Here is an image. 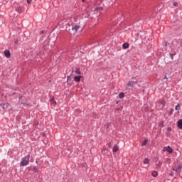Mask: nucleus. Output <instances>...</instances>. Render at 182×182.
I'll return each mask as SVG.
<instances>
[{
	"label": "nucleus",
	"instance_id": "obj_5",
	"mask_svg": "<svg viewBox=\"0 0 182 182\" xmlns=\"http://www.w3.org/2000/svg\"><path fill=\"white\" fill-rule=\"evenodd\" d=\"M181 168H182V166L181 165H178L176 166L173 168V171H176V173H180L181 172Z\"/></svg>",
	"mask_w": 182,
	"mask_h": 182
},
{
	"label": "nucleus",
	"instance_id": "obj_18",
	"mask_svg": "<svg viewBox=\"0 0 182 182\" xmlns=\"http://www.w3.org/2000/svg\"><path fill=\"white\" fill-rule=\"evenodd\" d=\"M149 143L148 139H144V141L142 142L141 146H146Z\"/></svg>",
	"mask_w": 182,
	"mask_h": 182
},
{
	"label": "nucleus",
	"instance_id": "obj_10",
	"mask_svg": "<svg viewBox=\"0 0 182 182\" xmlns=\"http://www.w3.org/2000/svg\"><path fill=\"white\" fill-rule=\"evenodd\" d=\"M4 55H5L6 58H11V52L8 50H6L4 51Z\"/></svg>",
	"mask_w": 182,
	"mask_h": 182
},
{
	"label": "nucleus",
	"instance_id": "obj_2",
	"mask_svg": "<svg viewBox=\"0 0 182 182\" xmlns=\"http://www.w3.org/2000/svg\"><path fill=\"white\" fill-rule=\"evenodd\" d=\"M164 106H166V102L164 100H160L159 102H156V108L158 110H161Z\"/></svg>",
	"mask_w": 182,
	"mask_h": 182
},
{
	"label": "nucleus",
	"instance_id": "obj_6",
	"mask_svg": "<svg viewBox=\"0 0 182 182\" xmlns=\"http://www.w3.org/2000/svg\"><path fill=\"white\" fill-rule=\"evenodd\" d=\"M163 151H168V153L171 154V153H173V149L171 147H170V146H168L166 147L165 146L163 149Z\"/></svg>",
	"mask_w": 182,
	"mask_h": 182
},
{
	"label": "nucleus",
	"instance_id": "obj_12",
	"mask_svg": "<svg viewBox=\"0 0 182 182\" xmlns=\"http://www.w3.org/2000/svg\"><path fill=\"white\" fill-rule=\"evenodd\" d=\"M129 43H124L123 45H122V48L123 49H129Z\"/></svg>",
	"mask_w": 182,
	"mask_h": 182
},
{
	"label": "nucleus",
	"instance_id": "obj_35",
	"mask_svg": "<svg viewBox=\"0 0 182 182\" xmlns=\"http://www.w3.org/2000/svg\"><path fill=\"white\" fill-rule=\"evenodd\" d=\"M40 33H41V35H42V33H43V31H41L40 32Z\"/></svg>",
	"mask_w": 182,
	"mask_h": 182
},
{
	"label": "nucleus",
	"instance_id": "obj_32",
	"mask_svg": "<svg viewBox=\"0 0 182 182\" xmlns=\"http://www.w3.org/2000/svg\"><path fill=\"white\" fill-rule=\"evenodd\" d=\"M167 130H168V132H171V127H168V128L167 129Z\"/></svg>",
	"mask_w": 182,
	"mask_h": 182
},
{
	"label": "nucleus",
	"instance_id": "obj_16",
	"mask_svg": "<svg viewBox=\"0 0 182 182\" xmlns=\"http://www.w3.org/2000/svg\"><path fill=\"white\" fill-rule=\"evenodd\" d=\"M119 99H123L124 97V92H120L119 94Z\"/></svg>",
	"mask_w": 182,
	"mask_h": 182
},
{
	"label": "nucleus",
	"instance_id": "obj_14",
	"mask_svg": "<svg viewBox=\"0 0 182 182\" xmlns=\"http://www.w3.org/2000/svg\"><path fill=\"white\" fill-rule=\"evenodd\" d=\"M144 164H150V161L149 160V159L146 158L144 160Z\"/></svg>",
	"mask_w": 182,
	"mask_h": 182
},
{
	"label": "nucleus",
	"instance_id": "obj_26",
	"mask_svg": "<svg viewBox=\"0 0 182 182\" xmlns=\"http://www.w3.org/2000/svg\"><path fill=\"white\" fill-rule=\"evenodd\" d=\"M173 6H178V2H173Z\"/></svg>",
	"mask_w": 182,
	"mask_h": 182
},
{
	"label": "nucleus",
	"instance_id": "obj_11",
	"mask_svg": "<svg viewBox=\"0 0 182 182\" xmlns=\"http://www.w3.org/2000/svg\"><path fill=\"white\" fill-rule=\"evenodd\" d=\"M112 151L114 153H116L117 151H119V146H117V145H114L113 149H112Z\"/></svg>",
	"mask_w": 182,
	"mask_h": 182
},
{
	"label": "nucleus",
	"instance_id": "obj_25",
	"mask_svg": "<svg viewBox=\"0 0 182 182\" xmlns=\"http://www.w3.org/2000/svg\"><path fill=\"white\" fill-rule=\"evenodd\" d=\"M33 171H34V173H38V169L36 168V167H33Z\"/></svg>",
	"mask_w": 182,
	"mask_h": 182
},
{
	"label": "nucleus",
	"instance_id": "obj_17",
	"mask_svg": "<svg viewBox=\"0 0 182 182\" xmlns=\"http://www.w3.org/2000/svg\"><path fill=\"white\" fill-rule=\"evenodd\" d=\"M102 153H103L104 154H107V149L106 147H104L102 149Z\"/></svg>",
	"mask_w": 182,
	"mask_h": 182
},
{
	"label": "nucleus",
	"instance_id": "obj_36",
	"mask_svg": "<svg viewBox=\"0 0 182 182\" xmlns=\"http://www.w3.org/2000/svg\"><path fill=\"white\" fill-rule=\"evenodd\" d=\"M164 79H167V76L166 75L164 76Z\"/></svg>",
	"mask_w": 182,
	"mask_h": 182
},
{
	"label": "nucleus",
	"instance_id": "obj_1",
	"mask_svg": "<svg viewBox=\"0 0 182 182\" xmlns=\"http://www.w3.org/2000/svg\"><path fill=\"white\" fill-rule=\"evenodd\" d=\"M29 159H31L30 155H27L25 157L22 158L20 166L25 167V166H28L29 164Z\"/></svg>",
	"mask_w": 182,
	"mask_h": 182
},
{
	"label": "nucleus",
	"instance_id": "obj_29",
	"mask_svg": "<svg viewBox=\"0 0 182 182\" xmlns=\"http://www.w3.org/2000/svg\"><path fill=\"white\" fill-rule=\"evenodd\" d=\"M159 126H162V127H164V122L161 123V124H159Z\"/></svg>",
	"mask_w": 182,
	"mask_h": 182
},
{
	"label": "nucleus",
	"instance_id": "obj_19",
	"mask_svg": "<svg viewBox=\"0 0 182 182\" xmlns=\"http://www.w3.org/2000/svg\"><path fill=\"white\" fill-rule=\"evenodd\" d=\"M151 174H152L153 177H157V175H158L157 171H153L151 173Z\"/></svg>",
	"mask_w": 182,
	"mask_h": 182
},
{
	"label": "nucleus",
	"instance_id": "obj_33",
	"mask_svg": "<svg viewBox=\"0 0 182 182\" xmlns=\"http://www.w3.org/2000/svg\"><path fill=\"white\" fill-rule=\"evenodd\" d=\"M14 43H18V40H14Z\"/></svg>",
	"mask_w": 182,
	"mask_h": 182
},
{
	"label": "nucleus",
	"instance_id": "obj_27",
	"mask_svg": "<svg viewBox=\"0 0 182 182\" xmlns=\"http://www.w3.org/2000/svg\"><path fill=\"white\" fill-rule=\"evenodd\" d=\"M178 107H180V104H178L176 107H175V109L178 110Z\"/></svg>",
	"mask_w": 182,
	"mask_h": 182
},
{
	"label": "nucleus",
	"instance_id": "obj_20",
	"mask_svg": "<svg viewBox=\"0 0 182 182\" xmlns=\"http://www.w3.org/2000/svg\"><path fill=\"white\" fill-rule=\"evenodd\" d=\"M95 12H97V11H103V8H102V7H98V8H96V9H95Z\"/></svg>",
	"mask_w": 182,
	"mask_h": 182
},
{
	"label": "nucleus",
	"instance_id": "obj_34",
	"mask_svg": "<svg viewBox=\"0 0 182 182\" xmlns=\"http://www.w3.org/2000/svg\"><path fill=\"white\" fill-rule=\"evenodd\" d=\"M23 105H26V106H29V104L23 103Z\"/></svg>",
	"mask_w": 182,
	"mask_h": 182
},
{
	"label": "nucleus",
	"instance_id": "obj_39",
	"mask_svg": "<svg viewBox=\"0 0 182 182\" xmlns=\"http://www.w3.org/2000/svg\"><path fill=\"white\" fill-rule=\"evenodd\" d=\"M167 160H170V159H168Z\"/></svg>",
	"mask_w": 182,
	"mask_h": 182
},
{
	"label": "nucleus",
	"instance_id": "obj_7",
	"mask_svg": "<svg viewBox=\"0 0 182 182\" xmlns=\"http://www.w3.org/2000/svg\"><path fill=\"white\" fill-rule=\"evenodd\" d=\"M16 12H18V14H22V11H23L22 6H16Z\"/></svg>",
	"mask_w": 182,
	"mask_h": 182
},
{
	"label": "nucleus",
	"instance_id": "obj_15",
	"mask_svg": "<svg viewBox=\"0 0 182 182\" xmlns=\"http://www.w3.org/2000/svg\"><path fill=\"white\" fill-rule=\"evenodd\" d=\"M50 102L52 105H56V101H55V98L53 97L50 100Z\"/></svg>",
	"mask_w": 182,
	"mask_h": 182
},
{
	"label": "nucleus",
	"instance_id": "obj_31",
	"mask_svg": "<svg viewBox=\"0 0 182 182\" xmlns=\"http://www.w3.org/2000/svg\"><path fill=\"white\" fill-rule=\"evenodd\" d=\"M174 55H176V53H174V54H171V59H173V56H174Z\"/></svg>",
	"mask_w": 182,
	"mask_h": 182
},
{
	"label": "nucleus",
	"instance_id": "obj_30",
	"mask_svg": "<svg viewBox=\"0 0 182 182\" xmlns=\"http://www.w3.org/2000/svg\"><path fill=\"white\" fill-rule=\"evenodd\" d=\"M32 2V0H27V4H31Z\"/></svg>",
	"mask_w": 182,
	"mask_h": 182
},
{
	"label": "nucleus",
	"instance_id": "obj_28",
	"mask_svg": "<svg viewBox=\"0 0 182 182\" xmlns=\"http://www.w3.org/2000/svg\"><path fill=\"white\" fill-rule=\"evenodd\" d=\"M107 146L110 149L112 147V143H108L107 144Z\"/></svg>",
	"mask_w": 182,
	"mask_h": 182
},
{
	"label": "nucleus",
	"instance_id": "obj_8",
	"mask_svg": "<svg viewBox=\"0 0 182 182\" xmlns=\"http://www.w3.org/2000/svg\"><path fill=\"white\" fill-rule=\"evenodd\" d=\"M80 28V26H74L71 28L72 31H74V32H77L79 29Z\"/></svg>",
	"mask_w": 182,
	"mask_h": 182
},
{
	"label": "nucleus",
	"instance_id": "obj_37",
	"mask_svg": "<svg viewBox=\"0 0 182 182\" xmlns=\"http://www.w3.org/2000/svg\"><path fill=\"white\" fill-rule=\"evenodd\" d=\"M82 2H85V0H82Z\"/></svg>",
	"mask_w": 182,
	"mask_h": 182
},
{
	"label": "nucleus",
	"instance_id": "obj_23",
	"mask_svg": "<svg viewBox=\"0 0 182 182\" xmlns=\"http://www.w3.org/2000/svg\"><path fill=\"white\" fill-rule=\"evenodd\" d=\"M75 73L77 74V75H82V73L80 72V69H77Z\"/></svg>",
	"mask_w": 182,
	"mask_h": 182
},
{
	"label": "nucleus",
	"instance_id": "obj_3",
	"mask_svg": "<svg viewBox=\"0 0 182 182\" xmlns=\"http://www.w3.org/2000/svg\"><path fill=\"white\" fill-rule=\"evenodd\" d=\"M139 83V81L135 80V81H129L127 84V89H129V87H133L134 85H137Z\"/></svg>",
	"mask_w": 182,
	"mask_h": 182
},
{
	"label": "nucleus",
	"instance_id": "obj_9",
	"mask_svg": "<svg viewBox=\"0 0 182 182\" xmlns=\"http://www.w3.org/2000/svg\"><path fill=\"white\" fill-rule=\"evenodd\" d=\"M82 77H83L81 75L75 76L74 80H75V82H80V79H82Z\"/></svg>",
	"mask_w": 182,
	"mask_h": 182
},
{
	"label": "nucleus",
	"instance_id": "obj_22",
	"mask_svg": "<svg viewBox=\"0 0 182 182\" xmlns=\"http://www.w3.org/2000/svg\"><path fill=\"white\" fill-rule=\"evenodd\" d=\"M14 31H18V29H19V27H16V23H14Z\"/></svg>",
	"mask_w": 182,
	"mask_h": 182
},
{
	"label": "nucleus",
	"instance_id": "obj_21",
	"mask_svg": "<svg viewBox=\"0 0 182 182\" xmlns=\"http://www.w3.org/2000/svg\"><path fill=\"white\" fill-rule=\"evenodd\" d=\"M173 112H174V109L171 108L170 112H168V116H171L173 114Z\"/></svg>",
	"mask_w": 182,
	"mask_h": 182
},
{
	"label": "nucleus",
	"instance_id": "obj_38",
	"mask_svg": "<svg viewBox=\"0 0 182 182\" xmlns=\"http://www.w3.org/2000/svg\"><path fill=\"white\" fill-rule=\"evenodd\" d=\"M68 31H70V28H69Z\"/></svg>",
	"mask_w": 182,
	"mask_h": 182
},
{
	"label": "nucleus",
	"instance_id": "obj_40",
	"mask_svg": "<svg viewBox=\"0 0 182 182\" xmlns=\"http://www.w3.org/2000/svg\"><path fill=\"white\" fill-rule=\"evenodd\" d=\"M43 136H45V134H43Z\"/></svg>",
	"mask_w": 182,
	"mask_h": 182
},
{
	"label": "nucleus",
	"instance_id": "obj_4",
	"mask_svg": "<svg viewBox=\"0 0 182 182\" xmlns=\"http://www.w3.org/2000/svg\"><path fill=\"white\" fill-rule=\"evenodd\" d=\"M0 106L2 107L4 110H9V109H11V105L8 102H6L4 104H1Z\"/></svg>",
	"mask_w": 182,
	"mask_h": 182
},
{
	"label": "nucleus",
	"instance_id": "obj_13",
	"mask_svg": "<svg viewBox=\"0 0 182 182\" xmlns=\"http://www.w3.org/2000/svg\"><path fill=\"white\" fill-rule=\"evenodd\" d=\"M178 129H182V119L178 121Z\"/></svg>",
	"mask_w": 182,
	"mask_h": 182
},
{
	"label": "nucleus",
	"instance_id": "obj_24",
	"mask_svg": "<svg viewBox=\"0 0 182 182\" xmlns=\"http://www.w3.org/2000/svg\"><path fill=\"white\" fill-rule=\"evenodd\" d=\"M162 163L161 161L156 163V166H157L158 167H161Z\"/></svg>",
	"mask_w": 182,
	"mask_h": 182
}]
</instances>
